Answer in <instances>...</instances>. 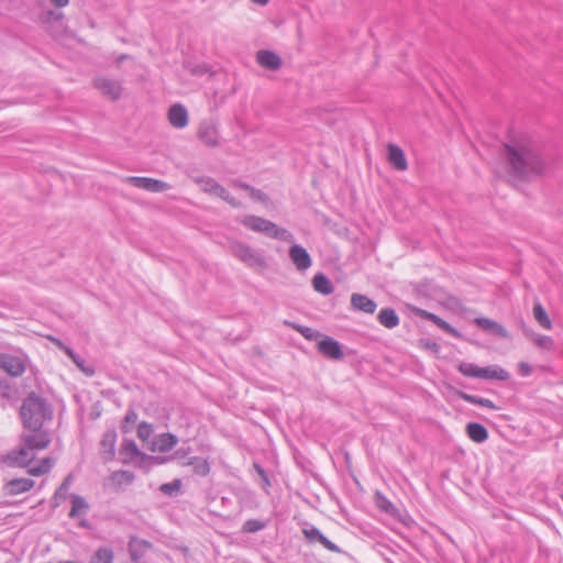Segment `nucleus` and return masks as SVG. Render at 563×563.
Instances as JSON below:
<instances>
[{"mask_svg": "<svg viewBox=\"0 0 563 563\" xmlns=\"http://www.w3.org/2000/svg\"><path fill=\"white\" fill-rule=\"evenodd\" d=\"M27 473L33 476H41L45 474V470H43L38 464L37 465H29Z\"/></svg>", "mask_w": 563, "mask_h": 563, "instance_id": "47", "label": "nucleus"}, {"mask_svg": "<svg viewBox=\"0 0 563 563\" xmlns=\"http://www.w3.org/2000/svg\"><path fill=\"white\" fill-rule=\"evenodd\" d=\"M318 351L331 360H341L344 356L340 343L330 336H323L319 341Z\"/></svg>", "mask_w": 563, "mask_h": 563, "instance_id": "12", "label": "nucleus"}, {"mask_svg": "<svg viewBox=\"0 0 563 563\" xmlns=\"http://www.w3.org/2000/svg\"><path fill=\"white\" fill-rule=\"evenodd\" d=\"M474 323L485 332L501 339H510V334L506 328L492 319L479 317L474 320Z\"/></svg>", "mask_w": 563, "mask_h": 563, "instance_id": "13", "label": "nucleus"}, {"mask_svg": "<svg viewBox=\"0 0 563 563\" xmlns=\"http://www.w3.org/2000/svg\"><path fill=\"white\" fill-rule=\"evenodd\" d=\"M113 553L108 548L99 549L90 560V563H112Z\"/></svg>", "mask_w": 563, "mask_h": 563, "instance_id": "35", "label": "nucleus"}, {"mask_svg": "<svg viewBox=\"0 0 563 563\" xmlns=\"http://www.w3.org/2000/svg\"><path fill=\"white\" fill-rule=\"evenodd\" d=\"M201 189L212 196L219 197L228 202L230 206L238 208L241 203L230 195V192L221 186L217 180L211 177H201L198 179Z\"/></svg>", "mask_w": 563, "mask_h": 563, "instance_id": "6", "label": "nucleus"}, {"mask_svg": "<svg viewBox=\"0 0 563 563\" xmlns=\"http://www.w3.org/2000/svg\"><path fill=\"white\" fill-rule=\"evenodd\" d=\"M178 442V439L176 435L172 433H164L158 437V439L155 441V445L157 446V450L162 453L170 451Z\"/></svg>", "mask_w": 563, "mask_h": 563, "instance_id": "31", "label": "nucleus"}, {"mask_svg": "<svg viewBox=\"0 0 563 563\" xmlns=\"http://www.w3.org/2000/svg\"><path fill=\"white\" fill-rule=\"evenodd\" d=\"M125 57H126L125 55H122V56L118 59V62H119V63H121L122 60H124V58H125Z\"/></svg>", "mask_w": 563, "mask_h": 563, "instance_id": "60", "label": "nucleus"}, {"mask_svg": "<svg viewBox=\"0 0 563 563\" xmlns=\"http://www.w3.org/2000/svg\"><path fill=\"white\" fill-rule=\"evenodd\" d=\"M481 368L479 366L473 364V363H467V362H462L460 365H459V372L461 374H463L464 376H467V377H475V378H478L479 376V373H481Z\"/></svg>", "mask_w": 563, "mask_h": 563, "instance_id": "36", "label": "nucleus"}, {"mask_svg": "<svg viewBox=\"0 0 563 563\" xmlns=\"http://www.w3.org/2000/svg\"><path fill=\"white\" fill-rule=\"evenodd\" d=\"M523 333L529 336L540 349L550 351L554 347V341L551 336L536 333L527 328H523Z\"/></svg>", "mask_w": 563, "mask_h": 563, "instance_id": "27", "label": "nucleus"}, {"mask_svg": "<svg viewBox=\"0 0 563 563\" xmlns=\"http://www.w3.org/2000/svg\"><path fill=\"white\" fill-rule=\"evenodd\" d=\"M249 195L252 199L261 201V202H267L268 198L267 196L260 189H256L252 187L249 191Z\"/></svg>", "mask_w": 563, "mask_h": 563, "instance_id": "44", "label": "nucleus"}, {"mask_svg": "<svg viewBox=\"0 0 563 563\" xmlns=\"http://www.w3.org/2000/svg\"><path fill=\"white\" fill-rule=\"evenodd\" d=\"M257 63L269 70H277L282 66V58L272 51L262 49L256 54Z\"/></svg>", "mask_w": 563, "mask_h": 563, "instance_id": "18", "label": "nucleus"}, {"mask_svg": "<svg viewBox=\"0 0 563 563\" xmlns=\"http://www.w3.org/2000/svg\"><path fill=\"white\" fill-rule=\"evenodd\" d=\"M254 470L260 475L261 479H263V477L267 476L266 471L260 464L255 463L254 464Z\"/></svg>", "mask_w": 563, "mask_h": 563, "instance_id": "52", "label": "nucleus"}, {"mask_svg": "<svg viewBox=\"0 0 563 563\" xmlns=\"http://www.w3.org/2000/svg\"><path fill=\"white\" fill-rule=\"evenodd\" d=\"M133 481V473L129 471H115L109 476L108 485L113 489H120L124 485H130Z\"/></svg>", "mask_w": 563, "mask_h": 563, "instance_id": "21", "label": "nucleus"}, {"mask_svg": "<svg viewBox=\"0 0 563 563\" xmlns=\"http://www.w3.org/2000/svg\"><path fill=\"white\" fill-rule=\"evenodd\" d=\"M292 328L295 330H297L305 339L310 340V341H314L321 336V334L318 331H316L309 327L298 324V325H292Z\"/></svg>", "mask_w": 563, "mask_h": 563, "instance_id": "39", "label": "nucleus"}, {"mask_svg": "<svg viewBox=\"0 0 563 563\" xmlns=\"http://www.w3.org/2000/svg\"><path fill=\"white\" fill-rule=\"evenodd\" d=\"M121 454L128 459H134L141 455V451L133 440L124 439L121 444Z\"/></svg>", "mask_w": 563, "mask_h": 563, "instance_id": "33", "label": "nucleus"}, {"mask_svg": "<svg viewBox=\"0 0 563 563\" xmlns=\"http://www.w3.org/2000/svg\"><path fill=\"white\" fill-rule=\"evenodd\" d=\"M230 251L234 257L252 268L265 269L267 262L265 257L255 249L243 242H233Z\"/></svg>", "mask_w": 563, "mask_h": 563, "instance_id": "4", "label": "nucleus"}, {"mask_svg": "<svg viewBox=\"0 0 563 563\" xmlns=\"http://www.w3.org/2000/svg\"><path fill=\"white\" fill-rule=\"evenodd\" d=\"M289 257L298 271H307L312 265L310 254L299 244L291 245Z\"/></svg>", "mask_w": 563, "mask_h": 563, "instance_id": "11", "label": "nucleus"}, {"mask_svg": "<svg viewBox=\"0 0 563 563\" xmlns=\"http://www.w3.org/2000/svg\"><path fill=\"white\" fill-rule=\"evenodd\" d=\"M271 486V482L268 476L263 477L262 479V488L267 490V488Z\"/></svg>", "mask_w": 563, "mask_h": 563, "instance_id": "56", "label": "nucleus"}, {"mask_svg": "<svg viewBox=\"0 0 563 563\" xmlns=\"http://www.w3.org/2000/svg\"><path fill=\"white\" fill-rule=\"evenodd\" d=\"M53 4L58 8H63L68 4L69 0H51Z\"/></svg>", "mask_w": 563, "mask_h": 563, "instance_id": "55", "label": "nucleus"}, {"mask_svg": "<svg viewBox=\"0 0 563 563\" xmlns=\"http://www.w3.org/2000/svg\"><path fill=\"white\" fill-rule=\"evenodd\" d=\"M252 2L260 4V5H266L269 0H251Z\"/></svg>", "mask_w": 563, "mask_h": 563, "instance_id": "59", "label": "nucleus"}, {"mask_svg": "<svg viewBox=\"0 0 563 563\" xmlns=\"http://www.w3.org/2000/svg\"><path fill=\"white\" fill-rule=\"evenodd\" d=\"M70 499H71V509L69 511L70 518H78L88 511L89 505L85 500L84 497L73 494V495H70Z\"/></svg>", "mask_w": 563, "mask_h": 563, "instance_id": "28", "label": "nucleus"}, {"mask_svg": "<svg viewBox=\"0 0 563 563\" xmlns=\"http://www.w3.org/2000/svg\"><path fill=\"white\" fill-rule=\"evenodd\" d=\"M302 532L307 540L311 543L318 542V540H320V538L323 536L322 532L316 527L303 529Z\"/></svg>", "mask_w": 563, "mask_h": 563, "instance_id": "42", "label": "nucleus"}, {"mask_svg": "<svg viewBox=\"0 0 563 563\" xmlns=\"http://www.w3.org/2000/svg\"><path fill=\"white\" fill-rule=\"evenodd\" d=\"M266 523L258 519H249L244 522L242 531L245 533H255L265 529Z\"/></svg>", "mask_w": 563, "mask_h": 563, "instance_id": "37", "label": "nucleus"}, {"mask_svg": "<svg viewBox=\"0 0 563 563\" xmlns=\"http://www.w3.org/2000/svg\"><path fill=\"white\" fill-rule=\"evenodd\" d=\"M351 307L355 311L372 314L377 308V303L365 295L354 292L351 296Z\"/></svg>", "mask_w": 563, "mask_h": 563, "instance_id": "16", "label": "nucleus"}, {"mask_svg": "<svg viewBox=\"0 0 563 563\" xmlns=\"http://www.w3.org/2000/svg\"><path fill=\"white\" fill-rule=\"evenodd\" d=\"M208 71V67L206 65H198L195 68L191 69V73L194 75H202Z\"/></svg>", "mask_w": 563, "mask_h": 563, "instance_id": "51", "label": "nucleus"}, {"mask_svg": "<svg viewBox=\"0 0 563 563\" xmlns=\"http://www.w3.org/2000/svg\"><path fill=\"white\" fill-rule=\"evenodd\" d=\"M478 378L505 382L509 378V373L498 365H492L482 367Z\"/></svg>", "mask_w": 563, "mask_h": 563, "instance_id": "22", "label": "nucleus"}, {"mask_svg": "<svg viewBox=\"0 0 563 563\" xmlns=\"http://www.w3.org/2000/svg\"><path fill=\"white\" fill-rule=\"evenodd\" d=\"M180 487V481L176 479L172 483H166V484H163L161 486V490L164 493V494H168L170 495L174 490H177L179 489Z\"/></svg>", "mask_w": 563, "mask_h": 563, "instance_id": "45", "label": "nucleus"}, {"mask_svg": "<svg viewBox=\"0 0 563 563\" xmlns=\"http://www.w3.org/2000/svg\"><path fill=\"white\" fill-rule=\"evenodd\" d=\"M137 413L135 410L133 409H130L124 419H123V422H122V426H121V429H122V432L123 433H129L131 430H132V427L135 424V422L137 421Z\"/></svg>", "mask_w": 563, "mask_h": 563, "instance_id": "38", "label": "nucleus"}, {"mask_svg": "<svg viewBox=\"0 0 563 563\" xmlns=\"http://www.w3.org/2000/svg\"><path fill=\"white\" fill-rule=\"evenodd\" d=\"M93 86L103 97L112 101L120 99L123 91V87L120 80L107 76L96 77L93 80Z\"/></svg>", "mask_w": 563, "mask_h": 563, "instance_id": "7", "label": "nucleus"}, {"mask_svg": "<svg viewBox=\"0 0 563 563\" xmlns=\"http://www.w3.org/2000/svg\"><path fill=\"white\" fill-rule=\"evenodd\" d=\"M49 340L62 351H64L67 354L68 350H71L67 345H65L59 339L57 338H49Z\"/></svg>", "mask_w": 563, "mask_h": 563, "instance_id": "49", "label": "nucleus"}, {"mask_svg": "<svg viewBox=\"0 0 563 563\" xmlns=\"http://www.w3.org/2000/svg\"><path fill=\"white\" fill-rule=\"evenodd\" d=\"M47 15H48V18H54V19H62L63 18L62 13L55 12V11H48Z\"/></svg>", "mask_w": 563, "mask_h": 563, "instance_id": "58", "label": "nucleus"}, {"mask_svg": "<svg viewBox=\"0 0 563 563\" xmlns=\"http://www.w3.org/2000/svg\"><path fill=\"white\" fill-rule=\"evenodd\" d=\"M34 460V454L32 450L29 449L25 444H23L19 450L12 451L8 455V461L11 465L26 467Z\"/></svg>", "mask_w": 563, "mask_h": 563, "instance_id": "14", "label": "nucleus"}, {"mask_svg": "<svg viewBox=\"0 0 563 563\" xmlns=\"http://www.w3.org/2000/svg\"><path fill=\"white\" fill-rule=\"evenodd\" d=\"M383 499V503L382 504H378V506L384 509L385 511H388L389 510V507H391V503L386 500L385 498H382Z\"/></svg>", "mask_w": 563, "mask_h": 563, "instance_id": "54", "label": "nucleus"}, {"mask_svg": "<svg viewBox=\"0 0 563 563\" xmlns=\"http://www.w3.org/2000/svg\"><path fill=\"white\" fill-rule=\"evenodd\" d=\"M20 416L24 428L38 431L46 420L52 419L53 410L45 398L31 393L22 402Z\"/></svg>", "mask_w": 563, "mask_h": 563, "instance_id": "2", "label": "nucleus"}, {"mask_svg": "<svg viewBox=\"0 0 563 563\" xmlns=\"http://www.w3.org/2000/svg\"><path fill=\"white\" fill-rule=\"evenodd\" d=\"M183 465H190L194 467L196 474L206 476L210 472V466L207 460L200 456L189 457L188 461L181 462Z\"/></svg>", "mask_w": 563, "mask_h": 563, "instance_id": "30", "label": "nucleus"}, {"mask_svg": "<svg viewBox=\"0 0 563 563\" xmlns=\"http://www.w3.org/2000/svg\"><path fill=\"white\" fill-rule=\"evenodd\" d=\"M387 154H388V162L397 170L404 172L408 168V163H407L405 153L398 145L389 143L387 145Z\"/></svg>", "mask_w": 563, "mask_h": 563, "instance_id": "17", "label": "nucleus"}, {"mask_svg": "<svg viewBox=\"0 0 563 563\" xmlns=\"http://www.w3.org/2000/svg\"><path fill=\"white\" fill-rule=\"evenodd\" d=\"M519 373L522 376H529L532 373V367L528 363L521 362L519 364Z\"/></svg>", "mask_w": 563, "mask_h": 563, "instance_id": "48", "label": "nucleus"}, {"mask_svg": "<svg viewBox=\"0 0 563 563\" xmlns=\"http://www.w3.org/2000/svg\"><path fill=\"white\" fill-rule=\"evenodd\" d=\"M34 486V481L31 478H13L4 485L7 495L15 496L29 492Z\"/></svg>", "mask_w": 563, "mask_h": 563, "instance_id": "19", "label": "nucleus"}, {"mask_svg": "<svg viewBox=\"0 0 563 563\" xmlns=\"http://www.w3.org/2000/svg\"><path fill=\"white\" fill-rule=\"evenodd\" d=\"M466 433L476 443H483L488 438L487 429L477 422H470L466 426Z\"/></svg>", "mask_w": 563, "mask_h": 563, "instance_id": "24", "label": "nucleus"}, {"mask_svg": "<svg viewBox=\"0 0 563 563\" xmlns=\"http://www.w3.org/2000/svg\"><path fill=\"white\" fill-rule=\"evenodd\" d=\"M117 433L112 430L104 432L101 440V454L106 461H110L114 456Z\"/></svg>", "mask_w": 563, "mask_h": 563, "instance_id": "20", "label": "nucleus"}, {"mask_svg": "<svg viewBox=\"0 0 563 563\" xmlns=\"http://www.w3.org/2000/svg\"><path fill=\"white\" fill-rule=\"evenodd\" d=\"M9 388H10L9 384L5 380L0 379V396H2V397L8 396Z\"/></svg>", "mask_w": 563, "mask_h": 563, "instance_id": "50", "label": "nucleus"}, {"mask_svg": "<svg viewBox=\"0 0 563 563\" xmlns=\"http://www.w3.org/2000/svg\"><path fill=\"white\" fill-rule=\"evenodd\" d=\"M456 395H457V397H460L461 399H463L470 404L482 406V407L489 408V409H495V410L498 409V407L492 400H489L487 398H482V397H477L474 395H470L462 390H457Z\"/></svg>", "mask_w": 563, "mask_h": 563, "instance_id": "29", "label": "nucleus"}, {"mask_svg": "<svg viewBox=\"0 0 563 563\" xmlns=\"http://www.w3.org/2000/svg\"><path fill=\"white\" fill-rule=\"evenodd\" d=\"M27 363L29 356L22 351L0 353V369L11 377L22 376L26 371Z\"/></svg>", "mask_w": 563, "mask_h": 563, "instance_id": "5", "label": "nucleus"}, {"mask_svg": "<svg viewBox=\"0 0 563 563\" xmlns=\"http://www.w3.org/2000/svg\"><path fill=\"white\" fill-rule=\"evenodd\" d=\"M533 317L536 321L540 324V327L548 330L551 329L552 322L547 311L539 302L533 306Z\"/></svg>", "mask_w": 563, "mask_h": 563, "instance_id": "32", "label": "nucleus"}, {"mask_svg": "<svg viewBox=\"0 0 563 563\" xmlns=\"http://www.w3.org/2000/svg\"><path fill=\"white\" fill-rule=\"evenodd\" d=\"M54 461L51 457H44L40 461L38 465L45 470V474L53 467Z\"/></svg>", "mask_w": 563, "mask_h": 563, "instance_id": "46", "label": "nucleus"}, {"mask_svg": "<svg viewBox=\"0 0 563 563\" xmlns=\"http://www.w3.org/2000/svg\"><path fill=\"white\" fill-rule=\"evenodd\" d=\"M378 322L387 329H394L399 324V317L391 308H383L378 316Z\"/></svg>", "mask_w": 563, "mask_h": 563, "instance_id": "23", "label": "nucleus"}, {"mask_svg": "<svg viewBox=\"0 0 563 563\" xmlns=\"http://www.w3.org/2000/svg\"><path fill=\"white\" fill-rule=\"evenodd\" d=\"M22 442L32 451L44 450L51 443L49 434L40 429L38 431H31L22 434Z\"/></svg>", "mask_w": 563, "mask_h": 563, "instance_id": "10", "label": "nucleus"}, {"mask_svg": "<svg viewBox=\"0 0 563 563\" xmlns=\"http://www.w3.org/2000/svg\"><path fill=\"white\" fill-rule=\"evenodd\" d=\"M70 483H71V476L68 475L64 482L62 483V485L58 487V489L55 492L54 494V499L55 500H64L66 499L67 497V492L69 489V486H70Z\"/></svg>", "mask_w": 563, "mask_h": 563, "instance_id": "40", "label": "nucleus"}, {"mask_svg": "<svg viewBox=\"0 0 563 563\" xmlns=\"http://www.w3.org/2000/svg\"><path fill=\"white\" fill-rule=\"evenodd\" d=\"M233 185L240 189H243V190H246L247 192L250 191V189L252 188V186H250L249 184H245V183H242V181H238L235 180L233 183Z\"/></svg>", "mask_w": 563, "mask_h": 563, "instance_id": "53", "label": "nucleus"}, {"mask_svg": "<svg viewBox=\"0 0 563 563\" xmlns=\"http://www.w3.org/2000/svg\"><path fill=\"white\" fill-rule=\"evenodd\" d=\"M313 289L324 296L331 295L334 290L331 280L322 273L314 275L312 278Z\"/></svg>", "mask_w": 563, "mask_h": 563, "instance_id": "25", "label": "nucleus"}, {"mask_svg": "<svg viewBox=\"0 0 563 563\" xmlns=\"http://www.w3.org/2000/svg\"><path fill=\"white\" fill-rule=\"evenodd\" d=\"M123 181L148 192H163L170 189L168 183L151 177L128 176L123 177Z\"/></svg>", "mask_w": 563, "mask_h": 563, "instance_id": "8", "label": "nucleus"}, {"mask_svg": "<svg viewBox=\"0 0 563 563\" xmlns=\"http://www.w3.org/2000/svg\"><path fill=\"white\" fill-rule=\"evenodd\" d=\"M153 433V428L150 423L141 422L137 427V437L141 441L145 442Z\"/></svg>", "mask_w": 563, "mask_h": 563, "instance_id": "41", "label": "nucleus"}, {"mask_svg": "<svg viewBox=\"0 0 563 563\" xmlns=\"http://www.w3.org/2000/svg\"><path fill=\"white\" fill-rule=\"evenodd\" d=\"M175 457L177 460H179V461L184 460L183 462L187 461L186 460V454L183 451H180V450L176 451Z\"/></svg>", "mask_w": 563, "mask_h": 563, "instance_id": "57", "label": "nucleus"}, {"mask_svg": "<svg viewBox=\"0 0 563 563\" xmlns=\"http://www.w3.org/2000/svg\"><path fill=\"white\" fill-rule=\"evenodd\" d=\"M197 136L207 146L214 147L219 145L218 128L212 120H205L199 124Z\"/></svg>", "mask_w": 563, "mask_h": 563, "instance_id": "9", "label": "nucleus"}, {"mask_svg": "<svg viewBox=\"0 0 563 563\" xmlns=\"http://www.w3.org/2000/svg\"><path fill=\"white\" fill-rule=\"evenodd\" d=\"M67 356L76 364V366L84 372L86 375L91 376L95 374V369L91 366H86V362L73 350L67 351Z\"/></svg>", "mask_w": 563, "mask_h": 563, "instance_id": "34", "label": "nucleus"}, {"mask_svg": "<svg viewBox=\"0 0 563 563\" xmlns=\"http://www.w3.org/2000/svg\"><path fill=\"white\" fill-rule=\"evenodd\" d=\"M508 173L519 179L540 176L547 168L540 145L528 135H520L504 145Z\"/></svg>", "mask_w": 563, "mask_h": 563, "instance_id": "1", "label": "nucleus"}, {"mask_svg": "<svg viewBox=\"0 0 563 563\" xmlns=\"http://www.w3.org/2000/svg\"><path fill=\"white\" fill-rule=\"evenodd\" d=\"M318 543H320L322 547H324L327 550H329L331 552H335V553L342 552L341 549L335 543L330 541L325 536H322L320 538V540H318Z\"/></svg>", "mask_w": 563, "mask_h": 563, "instance_id": "43", "label": "nucleus"}, {"mask_svg": "<svg viewBox=\"0 0 563 563\" xmlns=\"http://www.w3.org/2000/svg\"><path fill=\"white\" fill-rule=\"evenodd\" d=\"M169 123L176 129H184L188 124L187 109L180 104H173L168 110Z\"/></svg>", "mask_w": 563, "mask_h": 563, "instance_id": "15", "label": "nucleus"}, {"mask_svg": "<svg viewBox=\"0 0 563 563\" xmlns=\"http://www.w3.org/2000/svg\"><path fill=\"white\" fill-rule=\"evenodd\" d=\"M420 316L427 320L432 321L434 324H437L440 329H442L446 333H449L453 336H456V338L461 336V334L451 324H449L446 321H444L437 314L428 312L426 310H421Z\"/></svg>", "mask_w": 563, "mask_h": 563, "instance_id": "26", "label": "nucleus"}, {"mask_svg": "<svg viewBox=\"0 0 563 563\" xmlns=\"http://www.w3.org/2000/svg\"><path fill=\"white\" fill-rule=\"evenodd\" d=\"M241 222L245 228L254 232L262 233L268 238L284 242L295 241V236L290 231L279 228L276 223L265 218L257 216H245Z\"/></svg>", "mask_w": 563, "mask_h": 563, "instance_id": "3", "label": "nucleus"}]
</instances>
